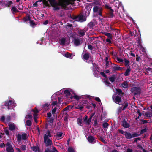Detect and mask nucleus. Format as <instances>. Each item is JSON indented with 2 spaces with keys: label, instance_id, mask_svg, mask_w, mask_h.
Here are the masks:
<instances>
[{
  "label": "nucleus",
  "instance_id": "f257e3e1",
  "mask_svg": "<svg viewBox=\"0 0 152 152\" xmlns=\"http://www.w3.org/2000/svg\"><path fill=\"white\" fill-rule=\"evenodd\" d=\"M50 3L51 6L53 7V10H59L60 8L59 6H61V9H64L65 6H64V3L62 1H60L58 2H57L56 0H48Z\"/></svg>",
  "mask_w": 152,
  "mask_h": 152
},
{
  "label": "nucleus",
  "instance_id": "f03ea898",
  "mask_svg": "<svg viewBox=\"0 0 152 152\" xmlns=\"http://www.w3.org/2000/svg\"><path fill=\"white\" fill-rule=\"evenodd\" d=\"M76 21L82 23L86 21L87 17L83 13V12H80L78 15H76Z\"/></svg>",
  "mask_w": 152,
  "mask_h": 152
},
{
  "label": "nucleus",
  "instance_id": "7ed1b4c3",
  "mask_svg": "<svg viewBox=\"0 0 152 152\" xmlns=\"http://www.w3.org/2000/svg\"><path fill=\"white\" fill-rule=\"evenodd\" d=\"M44 142L46 147L50 146L53 145L52 140L48 137L46 134H45L44 136Z\"/></svg>",
  "mask_w": 152,
  "mask_h": 152
},
{
  "label": "nucleus",
  "instance_id": "20e7f679",
  "mask_svg": "<svg viewBox=\"0 0 152 152\" xmlns=\"http://www.w3.org/2000/svg\"><path fill=\"white\" fill-rule=\"evenodd\" d=\"M131 93H133L134 95H140L141 93V89L140 87H134L132 88L130 90Z\"/></svg>",
  "mask_w": 152,
  "mask_h": 152
},
{
  "label": "nucleus",
  "instance_id": "39448f33",
  "mask_svg": "<svg viewBox=\"0 0 152 152\" xmlns=\"http://www.w3.org/2000/svg\"><path fill=\"white\" fill-rule=\"evenodd\" d=\"M110 69L113 72H115L117 71L121 70L122 68L118 66L117 65L114 64H112L110 65Z\"/></svg>",
  "mask_w": 152,
  "mask_h": 152
},
{
  "label": "nucleus",
  "instance_id": "423d86ee",
  "mask_svg": "<svg viewBox=\"0 0 152 152\" xmlns=\"http://www.w3.org/2000/svg\"><path fill=\"white\" fill-rule=\"evenodd\" d=\"M17 141L18 142L21 141L22 139L23 140H26L27 138V135L25 133H23L21 135L18 133L17 135Z\"/></svg>",
  "mask_w": 152,
  "mask_h": 152
},
{
  "label": "nucleus",
  "instance_id": "0eeeda50",
  "mask_svg": "<svg viewBox=\"0 0 152 152\" xmlns=\"http://www.w3.org/2000/svg\"><path fill=\"white\" fill-rule=\"evenodd\" d=\"M6 151L7 152H14V149L11 144V142H8L6 143Z\"/></svg>",
  "mask_w": 152,
  "mask_h": 152
},
{
  "label": "nucleus",
  "instance_id": "6e6552de",
  "mask_svg": "<svg viewBox=\"0 0 152 152\" xmlns=\"http://www.w3.org/2000/svg\"><path fill=\"white\" fill-rule=\"evenodd\" d=\"M124 106L123 108L122 107H119L118 108V113H121L122 110H125L128 106V103L127 101H125L124 102Z\"/></svg>",
  "mask_w": 152,
  "mask_h": 152
},
{
  "label": "nucleus",
  "instance_id": "1a4fd4ad",
  "mask_svg": "<svg viewBox=\"0 0 152 152\" xmlns=\"http://www.w3.org/2000/svg\"><path fill=\"white\" fill-rule=\"evenodd\" d=\"M114 102L116 104H121L120 103L121 101V97L118 95H117L113 97Z\"/></svg>",
  "mask_w": 152,
  "mask_h": 152
},
{
  "label": "nucleus",
  "instance_id": "9d476101",
  "mask_svg": "<svg viewBox=\"0 0 152 152\" xmlns=\"http://www.w3.org/2000/svg\"><path fill=\"white\" fill-rule=\"evenodd\" d=\"M91 8L90 6H87L85 7V15L87 17L89 15Z\"/></svg>",
  "mask_w": 152,
  "mask_h": 152
},
{
  "label": "nucleus",
  "instance_id": "9b49d317",
  "mask_svg": "<svg viewBox=\"0 0 152 152\" xmlns=\"http://www.w3.org/2000/svg\"><path fill=\"white\" fill-rule=\"evenodd\" d=\"M121 126L125 128H129L130 126V124L127 121H126L125 119H124L121 121Z\"/></svg>",
  "mask_w": 152,
  "mask_h": 152
},
{
  "label": "nucleus",
  "instance_id": "f8f14e48",
  "mask_svg": "<svg viewBox=\"0 0 152 152\" xmlns=\"http://www.w3.org/2000/svg\"><path fill=\"white\" fill-rule=\"evenodd\" d=\"M64 6H65L64 7V9L65 10H67L68 9V7L67 6L69 4L73 5L74 4V3H72L71 1L70 0H66L64 2Z\"/></svg>",
  "mask_w": 152,
  "mask_h": 152
},
{
  "label": "nucleus",
  "instance_id": "ddd939ff",
  "mask_svg": "<svg viewBox=\"0 0 152 152\" xmlns=\"http://www.w3.org/2000/svg\"><path fill=\"white\" fill-rule=\"evenodd\" d=\"M88 140L89 142L92 144H94L96 142V140L93 136L90 135L88 136Z\"/></svg>",
  "mask_w": 152,
  "mask_h": 152
},
{
  "label": "nucleus",
  "instance_id": "4468645a",
  "mask_svg": "<svg viewBox=\"0 0 152 152\" xmlns=\"http://www.w3.org/2000/svg\"><path fill=\"white\" fill-rule=\"evenodd\" d=\"M74 45L76 46H79L81 44L80 39L79 38H75L74 40Z\"/></svg>",
  "mask_w": 152,
  "mask_h": 152
},
{
  "label": "nucleus",
  "instance_id": "2eb2a0df",
  "mask_svg": "<svg viewBox=\"0 0 152 152\" xmlns=\"http://www.w3.org/2000/svg\"><path fill=\"white\" fill-rule=\"evenodd\" d=\"M120 31L117 29H114L112 32L113 35L116 37H118V35H119Z\"/></svg>",
  "mask_w": 152,
  "mask_h": 152
},
{
  "label": "nucleus",
  "instance_id": "dca6fc26",
  "mask_svg": "<svg viewBox=\"0 0 152 152\" xmlns=\"http://www.w3.org/2000/svg\"><path fill=\"white\" fill-rule=\"evenodd\" d=\"M12 4V1H7L3 2V5L5 6L6 7H10Z\"/></svg>",
  "mask_w": 152,
  "mask_h": 152
},
{
  "label": "nucleus",
  "instance_id": "f3484780",
  "mask_svg": "<svg viewBox=\"0 0 152 152\" xmlns=\"http://www.w3.org/2000/svg\"><path fill=\"white\" fill-rule=\"evenodd\" d=\"M53 150L50 149V148H47L45 150L44 152H59L56 149V147L54 146H52Z\"/></svg>",
  "mask_w": 152,
  "mask_h": 152
},
{
  "label": "nucleus",
  "instance_id": "a211bd4d",
  "mask_svg": "<svg viewBox=\"0 0 152 152\" xmlns=\"http://www.w3.org/2000/svg\"><path fill=\"white\" fill-rule=\"evenodd\" d=\"M108 17L109 18H112L114 16V10L113 9H110L108 11Z\"/></svg>",
  "mask_w": 152,
  "mask_h": 152
},
{
  "label": "nucleus",
  "instance_id": "6ab92c4d",
  "mask_svg": "<svg viewBox=\"0 0 152 152\" xmlns=\"http://www.w3.org/2000/svg\"><path fill=\"white\" fill-rule=\"evenodd\" d=\"M124 135H125L126 138L127 139H129L132 138V135L131 133L127 131H125L124 132Z\"/></svg>",
  "mask_w": 152,
  "mask_h": 152
},
{
  "label": "nucleus",
  "instance_id": "aec40b11",
  "mask_svg": "<svg viewBox=\"0 0 152 152\" xmlns=\"http://www.w3.org/2000/svg\"><path fill=\"white\" fill-rule=\"evenodd\" d=\"M113 5L115 7V8L114 9L115 10V11L119 9L120 5L118 1L114 2L113 3Z\"/></svg>",
  "mask_w": 152,
  "mask_h": 152
},
{
  "label": "nucleus",
  "instance_id": "412c9836",
  "mask_svg": "<svg viewBox=\"0 0 152 152\" xmlns=\"http://www.w3.org/2000/svg\"><path fill=\"white\" fill-rule=\"evenodd\" d=\"M31 149L34 152H40V148L38 146H34L31 147Z\"/></svg>",
  "mask_w": 152,
  "mask_h": 152
},
{
  "label": "nucleus",
  "instance_id": "4be33fe9",
  "mask_svg": "<svg viewBox=\"0 0 152 152\" xmlns=\"http://www.w3.org/2000/svg\"><path fill=\"white\" fill-rule=\"evenodd\" d=\"M11 10L13 14H15V13L19 12L16 7L14 6L12 7L11 8Z\"/></svg>",
  "mask_w": 152,
  "mask_h": 152
},
{
  "label": "nucleus",
  "instance_id": "5701e85b",
  "mask_svg": "<svg viewBox=\"0 0 152 152\" xmlns=\"http://www.w3.org/2000/svg\"><path fill=\"white\" fill-rule=\"evenodd\" d=\"M63 133L61 132H58L55 136L56 137V138L58 139H61L62 138V135Z\"/></svg>",
  "mask_w": 152,
  "mask_h": 152
},
{
  "label": "nucleus",
  "instance_id": "b1692460",
  "mask_svg": "<svg viewBox=\"0 0 152 152\" xmlns=\"http://www.w3.org/2000/svg\"><path fill=\"white\" fill-rule=\"evenodd\" d=\"M64 94L66 95V97L68 98H70L71 99H72V97H70V91L68 90H65L64 91Z\"/></svg>",
  "mask_w": 152,
  "mask_h": 152
},
{
  "label": "nucleus",
  "instance_id": "393cba45",
  "mask_svg": "<svg viewBox=\"0 0 152 152\" xmlns=\"http://www.w3.org/2000/svg\"><path fill=\"white\" fill-rule=\"evenodd\" d=\"M90 54L89 53H86L83 55V59L86 60H88L90 57Z\"/></svg>",
  "mask_w": 152,
  "mask_h": 152
},
{
  "label": "nucleus",
  "instance_id": "a878e982",
  "mask_svg": "<svg viewBox=\"0 0 152 152\" xmlns=\"http://www.w3.org/2000/svg\"><path fill=\"white\" fill-rule=\"evenodd\" d=\"M9 129L11 131L14 130L15 129V126L13 123L10 124L9 125Z\"/></svg>",
  "mask_w": 152,
  "mask_h": 152
},
{
  "label": "nucleus",
  "instance_id": "bb28decb",
  "mask_svg": "<svg viewBox=\"0 0 152 152\" xmlns=\"http://www.w3.org/2000/svg\"><path fill=\"white\" fill-rule=\"evenodd\" d=\"M128 67L127 69L126 70L124 74V75L126 76H128L129 75L130 73L131 70L130 66Z\"/></svg>",
  "mask_w": 152,
  "mask_h": 152
},
{
  "label": "nucleus",
  "instance_id": "cd10ccee",
  "mask_svg": "<svg viewBox=\"0 0 152 152\" xmlns=\"http://www.w3.org/2000/svg\"><path fill=\"white\" fill-rule=\"evenodd\" d=\"M116 91L117 94L119 96H123L124 94V93L122 92V91L120 89H116Z\"/></svg>",
  "mask_w": 152,
  "mask_h": 152
},
{
  "label": "nucleus",
  "instance_id": "c85d7f7f",
  "mask_svg": "<svg viewBox=\"0 0 152 152\" xmlns=\"http://www.w3.org/2000/svg\"><path fill=\"white\" fill-rule=\"evenodd\" d=\"M31 19V17L29 15H27V16L26 17H25L23 18V20L24 22H27L28 21L30 20Z\"/></svg>",
  "mask_w": 152,
  "mask_h": 152
},
{
  "label": "nucleus",
  "instance_id": "c756f323",
  "mask_svg": "<svg viewBox=\"0 0 152 152\" xmlns=\"http://www.w3.org/2000/svg\"><path fill=\"white\" fill-rule=\"evenodd\" d=\"M145 115L148 117H151L152 116V110H150L148 112H145Z\"/></svg>",
  "mask_w": 152,
  "mask_h": 152
},
{
  "label": "nucleus",
  "instance_id": "7c9ffc66",
  "mask_svg": "<svg viewBox=\"0 0 152 152\" xmlns=\"http://www.w3.org/2000/svg\"><path fill=\"white\" fill-rule=\"evenodd\" d=\"M115 75L114 74L112 75L111 77L109 78L110 81L112 82L115 81Z\"/></svg>",
  "mask_w": 152,
  "mask_h": 152
},
{
  "label": "nucleus",
  "instance_id": "2f4dec72",
  "mask_svg": "<svg viewBox=\"0 0 152 152\" xmlns=\"http://www.w3.org/2000/svg\"><path fill=\"white\" fill-rule=\"evenodd\" d=\"M72 107L73 106L71 105L67 106L66 107L64 108L63 110V111H69L70 110V109H72Z\"/></svg>",
  "mask_w": 152,
  "mask_h": 152
},
{
  "label": "nucleus",
  "instance_id": "473e14b6",
  "mask_svg": "<svg viewBox=\"0 0 152 152\" xmlns=\"http://www.w3.org/2000/svg\"><path fill=\"white\" fill-rule=\"evenodd\" d=\"M78 34L80 37H83L85 34V32L83 30H81L78 31Z\"/></svg>",
  "mask_w": 152,
  "mask_h": 152
},
{
  "label": "nucleus",
  "instance_id": "72a5a7b5",
  "mask_svg": "<svg viewBox=\"0 0 152 152\" xmlns=\"http://www.w3.org/2000/svg\"><path fill=\"white\" fill-rule=\"evenodd\" d=\"M100 7L98 6H95L93 7V11L94 13H96L100 9Z\"/></svg>",
  "mask_w": 152,
  "mask_h": 152
},
{
  "label": "nucleus",
  "instance_id": "f704fd0d",
  "mask_svg": "<svg viewBox=\"0 0 152 152\" xmlns=\"http://www.w3.org/2000/svg\"><path fill=\"white\" fill-rule=\"evenodd\" d=\"M103 34L107 36L109 38L112 39V35L111 33H107L106 32H104L103 33Z\"/></svg>",
  "mask_w": 152,
  "mask_h": 152
},
{
  "label": "nucleus",
  "instance_id": "c9c22d12",
  "mask_svg": "<svg viewBox=\"0 0 152 152\" xmlns=\"http://www.w3.org/2000/svg\"><path fill=\"white\" fill-rule=\"evenodd\" d=\"M124 65L125 66L127 67H129V61L126 58H124Z\"/></svg>",
  "mask_w": 152,
  "mask_h": 152
},
{
  "label": "nucleus",
  "instance_id": "e433bc0d",
  "mask_svg": "<svg viewBox=\"0 0 152 152\" xmlns=\"http://www.w3.org/2000/svg\"><path fill=\"white\" fill-rule=\"evenodd\" d=\"M61 42L60 44L62 45H65L66 42V39L64 38H62L60 40Z\"/></svg>",
  "mask_w": 152,
  "mask_h": 152
},
{
  "label": "nucleus",
  "instance_id": "4c0bfd02",
  "mask_svg": "<svg viewBox=\"0 0 152 152\" xmlns=\"http://www.w3.org/2000/svg\"><path fill=\"white\" fill-rule=\"evenodd\" d=\"M42 2L44 5H45V6L48 7H50V4L48 3V1L46 0H43Z\"/></svg>",
  "mask_w": 152,
  "mask_h": 152
},
{
  "label": "nucleus",
  "instance_id": "58836bf2",
  "mask_svg": "<svg viewBox=\"0 0 152 152\" xmlns=\"http://www.w3.org/2000/svg\"><path fill=\"white\" fill-rule=\"evenodd\" d=\"M82 119L81 118H78L77 119V122L78 124L80 126H82Z\"/></svg>",
  "mask_w": 152,
  "mask_h": 152
},
{
  "label": "nucleus",
  "instance_id": "ea45409f",
  "mask_svg": "<svg viewBox=\"0 0 152 152\" xmlns=\"http://www.w3.org/2000/svg\"><path fill=\"white\" fill-rule=\"evenodd\" d=\"M11 117L10 116L8 115L5 118V123H9L11 120Z\"/></svg>",
  "mask_w": 152,
  "mask_h": 152
},
{
  "label": "nucleus",
  "instance_id": "a19ab883",
  "mask_svg": "<svg viewBox=\"0 0 152 152\" xmlns=\"http://www.w3.org/2000/svg\"><path fill=\"white\" fill-rule=\"evenodd\" d=\"M88 26L90 28H91L94 26L95 24L94 22L91 21L88 24Z\"/></svg>",
  "mask_w": 152,
  "mask_h": 152
},
{
  "label": "nucleus",
  "instance_id": "79ce46f5",
  "mask_svg": "<svg viewBox=\"0 0 152 152\" xmlns=\"http://www.w3.org/2000/svg\"><path fill=\"white\" fill-rule=\"evenodd\" d=\"M103 6L104 7L105 9L107 10L108 11L110 10V9H112L111 7L107 4H105L103 5Z\"/></svg>",
  "mask_w": 152,
  "mask_h": 152
},
{
  "label": "nucleus",
  "instance_id": "37998d69",
  "mask_svg": "<svg viewBox=\"0 0 152 152\" xmlns=\"http://www.w3.org/2000/svg\"><path fill=\"white\" fill-rule=\"evenodd\" d=\"M122 86L125 88H127L128 87V85L127 82H124L122 84Z\"/></svg>",
  "mask_w": 152,
  "mask_h": 152
},
{
  "label": "nucleus",
  "instance_id": "c03bdc74",
  "mask_svg": "<svg viewBox=\"0 0 152 152\" xmlns=\"http://www.w3.org/2000/svg\"><path fill=\"white\" fill-rule=\"evenodd\" d=\"M26 123V125L28 126H30L32 125V122L30 120H27Z\"/></svg>",
  "mask_w": 152,
  "mask_h": 152
},
{
  "label": "nucleus",
  "instance_id": "a18cd8bd",
  "mask_svg": "<svg viewBox=\"0 0 152 152\" xmlns=\"http://www.w3.org/2000/svg\"><path fill=\"white\" fill-rule=\"evenodd\" d=\"M69 18L72 19L76 21V15H69Z\"/></svg>",
  "mask_w": 152,
  "mask_h": 152
},
{
  "label": "nucleus",
  "instance_id": "49530a36",
  "mask_svg": "<svg viewBox=\"0 0 152 152\" xmlns=\"http://www.w3.org/2000/svg\"><path fill=\"white\" fill-rule=\"evenodd\" d=\"M132 137H138L140 135V134H139L137 133V132H134L132 134Z\"/></svg>",
  "mask_w": 152,
  "mask_h": 152
},
{
  "label": "nucleus",
  "instance_id": "de8ad7c7",
  "mask_svg": "<svg viewBox=\"0 0 152 152\" xmlns=\"http://www.w3.org/2000/svg\"><path fill=\"white\" fill-rule=\"evenodd\" d=\"M109 125L108 124L107 122H104L102 124V126L104 129L107 128Z\"/></svg>",
  "mask_w": 152,
  "mask_h": 152
},
{
  "label": "nucleus",
  "instance_id": "09e8293b",
  "mask_svg": "<svg viewBox=\"0 0 152 152\" xmlns=\"http://www.w3.org/2000/svg\"><path fill=\"white\" fill-rule=\"evenodd\" d=\"M20 149L23 151L26 150V147L25 145H22L20 146Z\"/></svg>",
  "mask_w": 152,
  "mask_h": 152
},
{
  "label": "nucleus",
  "instance_id": "8fccbe9b",
  "mask_svg": "<svg viewBox=\"0 0 152 152\" xmlns=\"http://www.w3.org/2000/svg\"><path fill=\"white\" fill-rule=\"evenodd\" d=\"M102 7H100V9L98 11V13L99 15L100 16L102 17Z\"/></svg>",
  "mask_w": 152,
  "mask_h": 152
},
{
  "label": "nucleus",
  "instance_id": "3c124183",
  "mask_svg": "<svg viewBox=\"0 0 152 152\" xmlns=\"http://www.w3.org/2000/svg\"><path fill=\"white\" fill-rule=\"evenodd\" d=\"M107 28H107L106 29L107 30V31L108 32H112L114 29L112 28L111 26H109L108 27H107Z\"/></svg>",
  "mask_w": 152,
  "mask_h": 152
},
{
  "label": "nucleus",
  "instance_id": "603ef678",
  "mask_svg": "<svg viewBox=\"0 0 152 152\" xmlns=\"http://www.w3.org/2000/svg\"><path fill=\"white\" fill-rule=\"evenodd\" d=\"M50 104L48 103H47L42 105L43 107L44 108H47L48 107Z\"/></svg>",
  "mask_w": 152,
  "mask_h": 152
},
{
  "label": "nucleus",
  "instance_id": "864d4df0",
  "mask_svg": "<svg viewBox=\"0 0 152 152\" xmlns=\"http://www.w3.org/2000/svg\"><path fill=\"white\" fill-rule=\"evenodd\" d=\"M147 132V129L146 128H145L144 129H142L140 131V135L143 133L146 132Z\"/></svg>",
  "mask_w": 152,
  "mask_h": 152
},
{
  "label": "nucleus",
  "instance_id": "5fc2aeb1",
  "mask_svg": "<svg viewBox=\"0 0 152 152\" xmlns=\"http://www.w3.org/2000/svg\"><path fill=\"white\" fill-rule=\"evenodd\" d=\"M74 98L76 100H78L81 98V97L79 96L76 94H74L73 96Z\"/></svg>",
  "mask_w": 152,
  "mask_h": 152
},
{
  "label": "nucleus",
  "instance_id": "6e6d98bb",
  "mask_svg": "<svg viewBox=\"0 0 152 152\" xmlns=\"http://www.w3.org/2000/svg\"><path fill=\"white\" fill-rule=\"evenodd\" d=\"M46 134H47V135L48 136V137H51L52 136L51 134V132L49 130H48L47 131Z\"/></svg>",
  "mask_w": 152,
  "mask_h": 152
},
{
  "label": "nucleus",
  "instance_id": "4d7b16f0",
  "mask_svg": "<svg viewBox=\"0 0 152 152\" xmlns=\"http://www.w3.org/2000/svg\"><path fill=\"white\" fill-rule=\"evenodd\" d=\"M72 55L68 52H67L66 54H65V56L68 58H70L71 57Z\"/></svg>",
  "mask_w": 152,
  "mask_h": 152
},
{
  "label": "nucleus",
  "instance_id": "13d9d810",
  "mask_svg": "<svg viewBox=\"0 0 152 152\" xmlns=\"http://www.w3.org/2000/svg\"><path fill=\"white\" fill-rule=\"evenodd\" d=\"M67 151L68 152H75L74 149L70 147H69Z\"/></svg>",
  "mask_w": 152,
  "mask_h": 152
},
{
  "label": "nucleus",
  "instance_id": "bf43d9fd",
  "mask_svg": "<svg viewBox=\"0 0 152 152\" xmlns=\"http://www.w3.org/2000/svg\"><path fill=\"white\" fill-rule=\"evenodd\" d=\"M145 70L146 71V72H145L146 74H147V73H148V71H151L152 70V68H150L149 67L145 68Z\"/></svg>",
  "mask_w": 152,
  "mask_h": 152
},
{
  "label": "nucleus",
  "instance_id": "052dcab7",
  "mask_svg": "<svg viewBox=\"0 0 152 152\" xmlns=\"http://www.w3.org/2000/svg\"><path fill=\"white\" fill-rule=\"evenodd\" d=\"M118 133H120L122 134H124V132L123 130L121 129H118Z\"/></svg>",
  "mask_w": 152,
  "mask_h": 152
},
{
  "label": "nucleus",
  "instance_id": "680f3d73",
  "mask_svg": "<svg viewBox=\"0 0 152 152\" xmlns=\"http://www.w3.org/2000/svg\"><path fill=\"white\" fill-rule=\"evenodd\" d=\"M4 105L6 106H7V108L8 109H10V107L9 106V103H8V101L5 102Z\"/></svg>",
  "mask_w": 152,
  "mask_h": 152
},
{
  "label": "nucleus",
  "instance_id": "e2e57ef3",
  "mask_svg": "<svg viewBox=\"0 0 152 152\" xmlns=\"http://www.w3.org/2000/svg\"><path fill=\"white\" fill-rule=\"evenodd\" d=\"M0 121L3 122H4L5 123V116H2L0 118Z\"/></svg>",
  "mask_w": 152,
  "mask_h": 152
},
{
  "label": "nucleus",
  "instance_id": "0e129e2a",
  "mask_svg": "<svg viewBox=\"0 0 152 152\" xmlns=\"http://www.w3.org/2000/svg\"><path fill=\"white\" fill-rule=\"evenodd\" d=\"M100 74L103 77H104L105 78H107V75L104 72H100Z\"/></svg>",
  "mask_w": 152,
  "mask_h": 152
},
{
  "label": "nucleus",
  "instance_id": "69168bd1",
  "mask_svg": "<svg viewBox=\"0 0 152 152\" xmlns=\"http://www.w3.org/2000/svg\"><path fill=\"white\" fill-rule=\"evenodd\" d=\"M30 23L31 26H33L36 25L35 23L33 21V20H30Z\"/></svg>",
  "mask_w": 152,
  "mask_h": 152
},
{
  "label": "nucleus",
  "instance_id": "338daca9",
  "mask_svg": "<svg viewBox=\"0 0 152 152\" xmlns=\"http://www.w3.org/2000/svg\"><path fill=\"white\" fill-rule=\"evenodd\" d=\"M37 115H36L35 114H33L34 118V119L36 123H37Z\"/></svg>",
  "mask_w": 152,
  "mask_h": 152
},
{
  "label": "nucleus",
  "instance_id": "774afa93",
  "mask_svg": "<svg viewBox=\"0 0 152 152\" xmlns=\"http://www.w3.org/2000/svg\"><path fill=\"white\" fill-rule=\"evenodd\" d=\"M99 139L101 140L102 142H105V141L104 140L103 138L102 137V136H99Z\"/></svg>",
  "mask_w": 152,
  "mask_h": 152
}]
</instances>
